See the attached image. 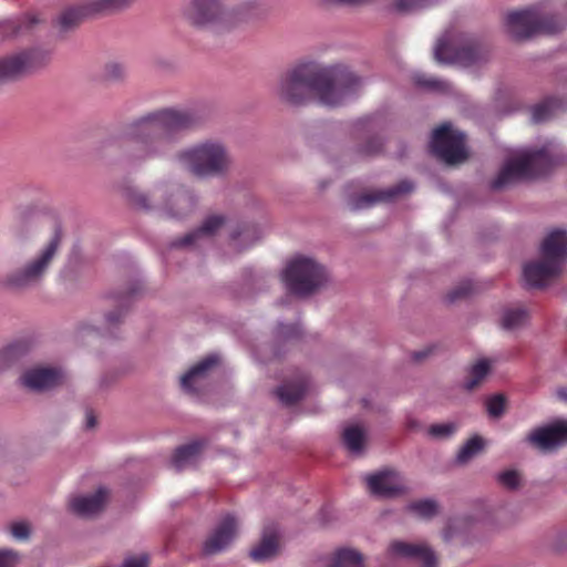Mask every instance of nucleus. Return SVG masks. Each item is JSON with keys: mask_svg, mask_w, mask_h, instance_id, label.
<instances>
[{"mask_svg": "<svg viewBox=\"0 0 567 567\" xmlns=\"http://www.w3.org/2000/svg\"><path fill=\"white\" fill-rule=\"evenodd\" d=\"M166 194V189L164 187H156L150 194H145L138 190L135 187H127L125 189V196L134 205L136 208L148 210L153 207H159L164 210L167 216L171 217H181L182 214L179 212H174L173 206L175 204H179L181 202L186 200L185 196H181L172 202L167 199L163 203H157L159 198H162Z\"/></svg>", "mask_w": 567, "mask_h": 567, "instance_id": "obj_14", "label": "nucleus"}, {"mask_svg": "<svg viewBox=\"0 0 567 567\" xmlns=\"http://www.w3.org/2000/svg\"><path fill=\"white\" fill-rule=\"evenodd\" d=\"M506 399L503 394H495L486 401L487 412L493 417H499L505 412Z\"/></svg>", "mask_w": 567, "mask_h": 567, "instance_id": "obj_40", "label": "nucleus"}, {"mask_svg": "<svg viewBox=\"0 0 567 567\" xmlns=\"http://www.w3.org/2000/svg\"><path fill=\"white\" fill-rule=\"evenodd\" d=\"M473 290L474 286L471 281H463L447 293V300L450 302H454L461 298L470 296L473 292Z\"/></svg>", "mask_w": 567, "mask_h": 567, "instance_id": "obj_41", "label": "nucleus"}, {"mask_svg": "<svg viewBox=\"0 0 567 567\" xmlns=\"http://www.w3.org/2000/svg\"><path fill=\"white\" fill-rule=\"evenodd\" d=\"M328 279L326 268L311 258L297 257L284 271V281L290 293L305 297L318 290Z\"/></svg>", "mask_w": 567, "mask_h": 567, "instance_id": "obj_7", "label": "nucleus"}, {"mask_svg": "<svg viewBox=\"0 0 567 567\" xmlns=\"http://www.w3.org/2000/svg\"><path fill=\"white\" fill-rule=\"evenodd\" d=\"M329 567H363V558L357 550L339 549Z\"/></svg>", "mask_w": 567, "mask_h": 567, "instance_id": "obj_32", "label": "nucleus"}, {"mask_svg": "<svg viewBox=\"0 0 567 567\" xmlns=\"http://www.w3.org/2000/svg\"><path fill=\"white\" fill-rule=\"evenodd\" d=\"M125 69L122 64L112 62L105 65L104 76L109 80H120L124 76Z\"/></svg>", "mask_w": 567, "mask_h": 567, "instance_id": "obj_42", "label": "nucleus"}, {"mask_svg": "<svg viewBox=\"0 0 567 567\" xmlns=\"http://www.w3.org/2000/svg\"><path fill=\"white\" fill-rule=\"evenodd\" d=\"M430 147L439 159L449 165L460 164L467 158L465 135L447 123L433 131Z\"/></svg>", "mask_w": 567, "mask_h": 567, "instance_id": "obj_11", "label": "nucleus"}, {"mask_svg": "<svg viewBox=\"0 0 567 567\" xmlns=\"http://www.w3.org/2000/svg\"><path fill=\"white\" fill-rule=\"evenodd\" d=\"M491 370L489 361L486 359L480 360L477 363H475L468 374V378L465 382V388L467 390H474L488 374Z\"/></svg>", "mask_w": 567, "mask_h": 567, "instance_id": "obj_34", "label": "nucleus"}, {"mask_svg": "<svg viewBox=\"0 0 567 567\" xmlns=\"http://www.w3.org/2000/svg\"><path fill=\"white\" fill-rule=\"evenodd\" d=\"M64 381V373L56 368H33L21 375L22 384L32 391H48Z\"/></svg>", "mask_w": 567, "mask_h": 567, "instance_id": "obj_17", "label": "nucleus"}, {"mask_svg": "<svg viewBox=\"0 0 567 567\" xmlns=\"http://www.w3.org/2000/svg\"><path fill=\"white\" fill-rule=\"evenodd\" d=\"M205 442L203 440H196L188 444L182 445L177 447L172 457V464L177 470L181 471L187 464L193 462L199 453L203 451Z\"/></svg>", "mask_w": 567, "mask_h": 567, "instance_id": "obj_26", "label": "nucleus"}, {"mask_svg": "<svg viewBox=\"0 0 567 567\" xmlns=\"http://www.w3.org/2000/svg\"><path fill=\"white\" fill-rule=\"evenodd\" d=\"M559 163L560 158L553 154L550 145L524 152L506 161L491 187L497 190L517 182L540 177Z\"/></svg>", "mask_w": 567, "mask_h": 567, "instance_id": "obj_3", "label": "nucleus"}, {"mask_svg": "<svg viewBox=\"0 0 567 567\" xmlns=\"http://www.w3.org/2000/svg\"><path fill=\"white\" fill-rule=\"evenodd\" d=\"M367 482L370 492L382 497L396 496L405 491L401 476L390 470L370 475Z\"/></svg>", "mask_w": 567, "mask_h": 567, "instance_id": "obj_18", "label": "nucleus"}, {"mask_svg": "<svg viewBox=\"0 0 567 567\" xmlns=\"http://www.w3.org/2000/svg\"><path fill=\"white\" fill-rule=\"evenodd\" d=\"M559 105L560 101L555 97H548L542 103L535 105L532 112L533 122L540 123L547 121Z\"/></svg>", "mask_w": 567, "mask_h": 567, "instance_id": "obj_33", "label": "nucleus"}, {"mask_svg": "<svg viewBox=\"0 0 567 567\" xmlns=\"http://www.w3.org/2000/svg\"><path fill=\"white\" fill-rule=\"evenodd\" d=\"M95 424H96V419H95L93 412L89 411L86 413V427L87 429H93L95 426Z\"/></svg>", "mask_w": 567, "mask_h": 567, "instance_id": "obj_51", "label": "nucleus"}, {"mask_svg": "<svg viewBox=\"0 0 567 567\" xmlns=\"http://www.w3.org/2000/svg\"><path fill=\"white\" fill-rule=\"evenodd\" d=\"M507 32L515 40H526L537 33H555L561 30L554 18L543 16L534 8L509 12L506 17Z\"/></svg>", "mask_w": 567, "mask_h": 567, "instance_id": "obj_9", "label": "nucleus"}, {"mask_svg": "<svg viewBox=\"0 0 567 567\" xmlns=\"http://www.w3.org/2000/svg\"><path fill=\"white\" fill-rule=\"evenodd\" d=\"M37 23L39 19L34 14H27L23 18L0 22V32L3 37H14L31 30Z\"/></svg>", "mask_w": 567, "mask_h": 567, "instance_id": "obj_28", "label": "nucleus"}, {"mask_svg": "<svg viewBox=\"0 0 567 567\" xmlns=\"http://www.w3.org/2000/svg\"><path fill=\"white\" fill-rule=\"evenodd\" d=\"M32 348V341L28 338L18 339L0 351V370L11 367L16 361L25 355Z\"/></svg>", "mask_w": 567, "mask_h": 567, "instance_id": "obj_25", "label": "nucleus"}, {"mask_svg": "<svg viewBox=\"0 0 567 567\" xmlns=\"http://www.w3.org/2000/svg\"><path fill=\"white\" fill-rule=\"evenodd\" d=\"M185 20L193 27L224 30L230 25V13L224 0H189L184 9Z\"/></svg>", "mask_w": 567, "mask_h": 567, "instance_id": "obj_10", "label": "nucleus"}, {"mask_svg": "<svg viewBox=\"0 0 567 567\" xmlns=\"http://www.w3.org/2000/svg\"><path fill=\"white\" fill-rule=\"evenodd\" d=\"M497 482L505 488L514 491L520 485V475L515 470H507L497 475Z\"/></svg>", "mask_w": 567, "mask_h": 567, "instance_id": "obj_38", "label": "nucleus"}, {"mask_svg": "<svg viewBox=\"0 0 567 567\" xmlns=\"http://www.w3.org/2000/svg\"><path fill=\"white\" fill-rule=\"evenodd\" d=\"M225 225V218L221 215H212L207 217L202 226L194 231L188 233L184 237L173 243L174 247H187L194 245L197 240L212 237Z\"/></svg>", "mask_w": 567, "mask_h": 567, "instance_id": "obj_22", "label": "nucleus"}, {"mask_svg": "<svg viewBox=\"0 0 567 567\" xmlns=\"http://www.w3.org/2000/svg\"><path fill=\"white\" fill-rule=\"evenodd\" d=\"M361 85V78L346 64L309 60L282 72L275 93L281 103L290 106H302L313 100L327 106H338L354 95Z\"/></svg>", "mask_w": 567, "mask_h": 567, "instance_id": "obj_1", "label": "nucleus"}, {"mask_svg": "<svg viewBox=\"0 0 567 567\" xmlns=\"http://www.w3.org/2000/svg\"><path fill=\"white\" fill-rule=\"evenodd\" d=\"M11 534L19 540H25L30 535V526L24 522L13 523L11 525Z\"/></svg>", "mask_w": 567, "mask_h": 567, "instance_id": "obj_44", "label": "nucleus"}, {"mask_svg": "<svg viewBox=\"0 0 567 567\" xmlns=\"http://www.w3.org/2000/svg\"><path fill=\"white\" fill-rule=\"evenodd\" d=\"M109 491L100 487L92 495L73 497L70 502V507L76 515L91 516L103 509Z\"/></svg>", "mask_w": 567, "mask_h": 567, "instance_id": "obj_21", "label": "nucleus"}, {"mask_svg": "<svg viewBox=\"0 0 567 567\" xmlns=\"http://www.w3.org/2000/svg\"><path fill=\"white\" fill-rule=\"evenodd\" d=\"M18 561V554L11 549L0 550V567H13Z\"/></svg>", "mask_w": 567, "mask_h": 567, "instance_id": "obj_45", "label": "nucleus"}, {"mask_svg": "<svg viewBox=\"0 0 567 567\" xmlns=\"http://www.w3.org/2000/svg\"><path fill=\"white\" fill-rule=\"evenodd\" d=\"M558 395L560 398H566L567 396V389L566 388L559 389L558 390Z\"/></svg>", "mask_w": 567, "mask_h": 567, "instance_id": "obj_53", "label": "nucleus"}, {"mask_svg": "<svg viewBox=\"0 0 567 567\" xmlns=\"http://www.w3.org/2000/svg\"><path fill=\"white\" fill-rule=\"evenodd\" d=\"M440 0H393L390 9L400 14H408L436 4Z\"/></svg>", "mask_w": 567, "mask_h": 567, "instance_id": "obj_30", "label": "nucleus"}, {"mask_svg": "<svg viewBox=\"0 0 567 567\" xmlns=\"http://www.w3.org/2000/svg\"><path fill=\"white\" fill-rule=\"evenodd\" d=\"M526 441L543 451L554 450L567 443V422L557 421L547 426L533 430Z\"/></svg>", "mask_w": 567, "mask_h": 567, "instance_id": "obj_15", "label": "nucleus"}, {"mask_svg": "<svg viewBox=\"0 0 567 567\" xmlns=\"http://www.w3.org/2000/svg\"><path fill=\"white\" fill-rule=\"evenodd\" d=\"M137 293V289L136 288H131L130 291L125 292V293H120L115 297L116 301L120 303L121 306V309L115 311V312H111L106 316V321L110 326L112 324H116L117 322H120V319L121 317L123 316V310H122V307H126L132 297L134 295Z\"/></svg>", "mask_w": 567, "mask_h": 567, "instance_id": "obj_37", "label": "nucleus"}, {"mask_svg": "<svg viewBox=\"0 0 567 567\" xmlns=\"http://www.w3.org/2000/svg\"><path fill=\"white\" fill-rule=\"evenodd\" d=\"M483 449V440L480 436L470 439L460 450L457 461L465 463Z\"/></svg>", "mask_w": 567, "mask_h": 567, "instance_id": "obj_36", "label": "nucleus"}, {"mask_svg": "<svg viewBox=\"0 0 567 567\" xmlns=\"http://www.w3.org/2000/svg\"><path fill=\"white\" fill-rule=\"evenodd\" d=\"M528 318L526 309L522 307L505 309L502 316V328L514 330L522 327Z\"/></svg>", "mask_w": 567, "mask_h": 567, "instance_id": "obj_31", "label": "nucleus"}, {"mask_svg": "<svg viewBox=\"0 0 567 567\" xmlns=\"http://www.w3.org/2000/svg\"><path fill=\"white\" fill-rule=\"evenodd\" d=\"M543 260L524 266V278L530 287H544L560 272V266L567 256V231L554 230L542 244Z\"/></svg>", "mask_w": 567, "mask_h": 567, "instance_id": "obj_4", "label": "nucleus"}, {"mask_svg": "<svg viewBox=\"0 0 567 567\" xmlns=\"http://www.w3.org/2000/svg\"><path fill=\"white\" fill-rule=\"evenodd\" d=\"M255 234H256L255 227L245 225L239 230L233 233L231 238H233V240H237L241 236L245 238H250V236H254Z\"/></svg>", "mask_w": 567, "mask_h": 567, "instance_id": "obj_49", "label": "nucleus"}, {"mask_svg": "<svg viewBox=\"0 0 567 567\" xmlns=\"http://www.w3.org/2000/svg\"><path fill=\"white\" fill-rule=\"evenodd\" d=\"M485 55L480 42L455 28L446 30L434 48L435 61L444 64L471 66L483 61Z\"/></svg>", "mask_w": 567, "mask_h": 567, "instance_id": "obj_5", "label": "nucleus"}, {"mask_svg": "<svg viewBox=\"0 0 567 567\" xmlns=\"http://www.w3.org/2000/svg\"><path fill=\"white\" fill-rule=\"evenodd\" d=\"M342 440L350 452L360 453L364 446L365 434L359 425H351L344 429Z\"/></svg>", "mask_w": 567, "mask_h": 567, "instance_id": "obj_29", "label": "nucleus"}, {"mask_svg": "<svg viewBox=\"0 0 567 567\" xmlns=\"http://www.w3.org/2000/svg\"><path fill=\"white\" fill-rule=\"evenodd\" d=\"M413 189V184L409 181H402L398 185L388 189L364 193L353 200L352 208L361 209L367 208L379 202H390L399 195L410 193Z\"/></svg>", "mask_w": 567, "mask_h": 567, "instance_id": "obj_20", "label": "nucleus"}, {"mask_svg": "<svg viewBox=\"0 0 567 567\" xmlns=\"http://www.w3.org/2000/svg\"><path fill=\"white\" fill-rule=\"evenodd\" d=\"M278 334L284 338L298 337L300 334V328L297 324H279Z\"/></svg>", "mask_w": 567, "mask_h": 567, "instance_id": "obj_46", "label": "nucleus"}, {"mask_svg": "<svg viewBox=\"0 0 567 567\" xmlns=\"http://www.w3.org/2000/svg\"><path fill=\"white\" fill-rule=\"evenodd\" d=\"M47 63V55L39 50L21 51L0 59V82L14 81Z\"/></svg>", "mask_w": 567, "mask_h": 567, "instance_id": "obj_12", "label": "nucleus"}, {"mask_svg": "<svg viewBox=\"0 0 567 567\" xmlns=\"http://www.w3.org/2000/svg\"><path fill=\"white\" fill-rule=\"evenodd\" d=\"M307 380L301 378L295 382H287L276 390V395L286 405H292L300 401L307 390Z\"/></svg>", "mask_w": 567, "mask_h": 567, "instance_id": "obj_27", "label": "nucleus"}, {"mask_svg": "<svg viewBox=\"0 0 567 567\" xmlns=\"http://www.w3.org/2000/svg\"><path fill=\"white\" fill-rule=\"evenodd\" d=\"M432 351H433V347H427L426 349H424L422 351H416V352L413 353V360L416 361V362H420L423 359H425L426 357H429V354Z\"/></svg>", "mask_w": 567, "mask_h": 567, "instance_id": "obj_50", "label": "nucleus"}, {"mask_svg": "<svg viewBox=\"0 0 567 567\" xmlns=\"http://www.w3.org/2000/svg\"><path fill=\"white\" fill-rule=\"evenodd\" d=\"M128 4V0H92L85 4L70 7L59 17L58 23L63 30L76 27L84 18L110 13L123 9Z\"/></svg>", "mask_w": 567, "mask_h": 567, "instance_id": "obj_13", "label": "nucleus"}, {"mask_svg": "<svg viewBox=\"0 0 567 567\" xmlns=\"http://www.w3.org/2000/svg\"><path fill=\"white\" fill-rule=\"evenodd\" d=\"M389 550L394 556L420 561L422 567H435L436 565V557L434 553L423 544H410L395 540L390 544Z\"/></svg>", "mask_w": 567, "mask_h": 567, "instance_id": "obj_19", "label": "nucleus"}, {"mask_svg": "<svg viewBox=\"0 0 567 567\" xmlns=\"http://www.w3.org/2000/svg\"><path fill=\"white\" fill-rule=\"evenodd\" d=\"M437 503L433 499H421L409 504L408 509L421 518H432L437 514Z\"/></svg>", "mask_w": 567, "mask_h": 567, "instance_id": "obj_35", "label": "nucleus"}, {"mask_svg": "<svg viewBox=\"0 0 567 567\" xmlns=\"http://www.w3.org/2000/svg\"><path fill=\"white\" fill-rule=\"evenodd\" d=\"M195 122L192 113L163 109L130 124L123 134L125 151L132 162H145L167 155L179 131Z\"/></svg>", "mask_w": 567, "mask_h": 567, "instance_id": "obj_2", "label": "nucleus"}, {"mask_svg": "<svg viewBox=\"0 0 567 567\" xmlns=\"http://www.w3.org/2000/svg\"><path fill=\"white\" fill-rule=\"evenodd\" d=\"M218 363V357L208 355L181 378V385L187 392H195V384L206 378L207 372Z\"/></svg>", "mask_w": 567, "mask_h": 567, "instance_id": "obj_23", "label": "nucleus"}, {"mask_svg": "<svg viewBox=\"0 0 567 567\" xmlns=\"http://www.w3.org/2000/svg\"><path fill=\"white\" fill-rule=\"evenodd\" d=\"M382 147V143L379 137H372L369 140L367 145L362 148V153L365 155L377 154Z\"/></svg>", "mask_w": 567, "mask_h": 567, "instance_id": "obj_47", "label": "nucleus"}, {"mask_svg": "<svg viewBox=\"0 0 567 567\" xmlns=\"http://www.w3.org/2000/svg\"><path fill=\"white\" fill-rule=\"evenodd\" d=\"M61 241L62 230L56 227L52 238L40 254L23 268L7 275L3 284L9 288L22 289L40 282L55 256Z\"/></svg>", "mask_w": 567, "mask_h": 567, "instance_id": "obj_8", "label": "nucleus"}, {"mask_svg": "<svg viewBox=\"0 0 567 567\" xmlns=\"http://www.w3.org/2000/svg\"><path fill=\"white\" fill-rule=\"evenodd\" d=\"M371 124H372V118H370V117L362 118V120L358 121V123H357V125L360 126L361 128L370 127Z\"/></svg>", "mask_w": 567, "mask_h": 567, "instance_id": "obj_52", "label": "nucleus"}, {"mask_svg": "<svg viewBox=\"0 0 567 567\" xmlns=\"http://www.w3.org/2000/svg\"><path fill=\"white\" fill-rule=\"evenodd\" d=\"M238 522L235 516L225 515L204 543L206 555H214L225 549L236 537Z\"/></svg>", "mask_w": 567, "mask_h": 567, "instance_id": "obj_16", "label": "nucleus"}, {"mask_svg": "<svg viewBox=\"0 0 567 567\" xmlns=\"http://www.w3.org/2000/svg\"><path fill=\"white\" fill-rule=\"evenodd\" d=\"M178 161L194 175L199 177L224 174L230 164L225 146L213 141L196 144L181 152Z\"/></svg>", "mask_w": 567, "mask_h": 567, "instance_id": "obj_6", "label": "nucleus"}, {"mask_svg": "<svg viewBox=\"0 0 567 567\" xmlns=\"http://www.w3.org/2000/svg\"><path fill=\"white\" fill-rule=\"evenodd\" d=\"M147 556H141L126 559L122 567H147Z\"/></svg>", "mask_w": 567, "mask_h": 567, "instance_id": "obj_48", "label": "nucleus"}, {"mask_svg": "<svg viewBox=\"0 0 567 567\" xmlns=\"http://www.w3.org/2000/svg\"><path fill=\"white\" fill-rule=\"evenodd\" d=\"M415 82L417 85L433 91L446 92L450 90V83L436 78L421 75L415 79Z\"/></svg>", "mask_w": 567, "mask_h": 567, "instance_id": "obj_39", "label": "nucleus"}, {"mask_svg": "<svg viewBox=\"0 0 567 567\" xmlns=\"http://www.w3.org/2000/svg\"><path fill=\"white\" fill-rule=\"evenodd\" d=\"M278 549V532L275 526L264 529L260 543L251 549L250 557L256 561H262L276 555Z\"/></svg>", "mask_w": 567, "mask_h": 567, "instance_id": "obj_24", "label": "nucleus"}, {"mask_svg": "<svg viewBox=\"0 0 567 567\" xmlns=\"http://www.w3.org/2000/svg\"><path fill=\"white\" fill-rule=\"evenodd\" d=\"M455 431L453 424H433L429 429L430 435L434 437H447Z\"/></svg>", "mask_w": 567, "mask_h": 567, "instance_id": "obj_43", "label": "nucleus"}]
</instances>
